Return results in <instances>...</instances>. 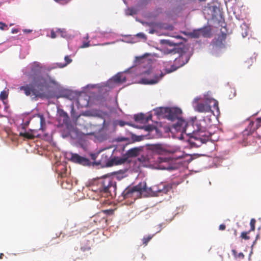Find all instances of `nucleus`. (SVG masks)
Returning <instances> with one entry per match:
<instances>
[{
	"instance_id": "nucleus-1",
	"label": "nucleus",
	"mask_w": 261,
	"mask_h": 261,
	"mask_svg": "<svg viewBox=\"0 0 261 261\" xmlns=\"http://www.w3.org/2000/svg\"><path fill=\"white\" fill-rule=\"evenodd\" d=\"M42 70L40 63L35 62L31 65L30 70L26 69L24 72L31 84L21 86L19 89L23 90L27 96H41L44 89L47 87V81L42 75Z\"/></svg>"
},
{
	"instance_id": "nucleus-2",
	"label": "nucleus",
	"mask_w": 261,
	"mask_h": 261,
	"mask_svg": "<svg viewBox=\"0 0 261 261\" xmlns=\"http://www.w3.org/2000/svg\"><path fill=\"white\" fill-rule=\"evenodd\" d=\"M184 134L190 136L188 142L192 148L201 146L211 139V134L197 123L187 122Z\"/></svg>"
},
{
	"instance_id": "nucleus-3",
	"label": "nucleus",
	"mask_w": 261,
	"mask_h": 261,
	"mask_svg": "<svg viewBox=\"0 0 261 261\" xmlns=\"http://www.w3.org/2000/svg\"><path fill=\"white\" fill-rule=\"evenodd\" d=\"M116 190V183L110 178H106L99 182V187L93 190L98 191L104 197L112 196V192Z\"/></svg>"
},
{
	"instance_id": "nucleus-4",
	"label": "nucleus",
	"mask_w": 261,
	"mask_h": 261,
	"mask_svg": "<svg viewBox=\"0 0 261 261\" xmlns=\"http://www.w3.org/2000/svg\"><path fill=\"white\" fill-rule=\"evenodd\" d=\"M176 153H178L179 154H175L170 158L158 157L156 160V162L158 163V168L161 170H173L174 167L170 165V163L173 160H177L183 158V155L180 151H177Z\"/></svg>"
},
{
	"instance_id": "nucleus-5",
	"label": "nucleus",
	"mask_w": 261,
	"mask_h": 261,
	"mask_svg": "<svg viewBox=\"0 0 261 261\" xmlns=\"http://www.w3.org/2000/svg\"><path fill=\"white\" fill-rule=\"evenodd\" d=\"M145 192H147V188L146 182H143L133 187H127L123 191L122 195L124 198L126 199L133 197L136 193L141 195Z\"/></svg>"
},
{
	"instance_id": "nucleus-6",
	"label": "nucleus",
	"mask_w": 261,
	"mask_h": 261,
	"mask_svg": "<svg viewBox=\"0 0 261 261\" xmlns=\"http://www.w3.org/2000/svg\"><path fill=\"white\" fill-rule=\"evenodd\" d=\"M189 57L186 53H182L179 57L174 60V63L171 65V68H166V73H169L176 70L179 68L183 66L189 60Z\"/></svg>"
},
{
	"instance_id": "nucleus-7",
	"label": "nucleus",
	"mask_w": 261,
	"mask_h": 261,
	"mask_svg": "<svg viewBox=\"0 0 261 261\" xmlns=\"http://www.w3.org/2000/svg\"><path fill=\"white\" fill-rule=\"evenodd\" d=\"M172 188V185L168 184H165L161 183L157 185L152 186L149 188H147L149 191L152 193H156V195H162L167 194Z\"/></svg>"
},
{
	"instance_id": "nucleus-8",
	"label": "nucleus",
	"mask_w": 261,
	"mask_h": 261,
	"mask_svg": "<svg viewBox=\"0 0 261 261\" xmlns=\"http://www.w3.org/2000/svg\"><path fill=\"white\" fill-rule=\"evenodd\" d=\"M70 160L76 164H78L83 166H90L91 162L90 160L82 156L77 153H70Z\"/></svg>"
},
{
	"instance_id": "nucleus-9",
	"label": "nucleus",
	"mask_w": 261,
	"mask_h": 261,
	"mask_svg": "<svg viewBox=\"0 0 261 261\" xmlns=\"http://www.w3.org/2000/svg\"><path fill=\"white\" fill-rule=\"evenodd\" d=\"M187 124V122L181 118L178 119L177 122L172 125V128L174 129L175 132L181 133L180 139L183 138V134L184 131H185V129L186 127Z\"/></svg>"
},
{
	"instance_id": "nucleus-10",
	"label": "nucleus",
	"mask_w": 261,
	"mask_h": 261,
	"mask_svg": "<svg viewBox=\"0 0 261 261\" xmlns=\"http://www.w3.org/2000/svg\"><path fill=\"white\" fill-rule=\"evenodd\" d=\"M111 156V154L110 153H103L101 154V159L97 162H95V164L111 167L114 165V161L113 160H110Z\"/></svg>"
},
{
	"instance_id": "nucleus-11",
	"label": "nucleus",
	"mask_w": 261,
	"mask_h": 261,
	"mask_svg": "<svg viewBox=\"0 0 261 261\" xmlns=\"http://www.w3.org/2000/svg\"><path fill=\"white\" fill-rule=\"evenodd\" d=\"M182 111L180 109L177 108H173L169 109L168 112V118L169 120L174 121L178 120L181 119Z\"/></svg>"
},
{
	"instance_id": "nucleus-12",
	"label": "nucleus",
	"mask_w": 261,
	"mask_h": 261,
	"mask_svg": "<svg viewBox=\"0 0 261 261\" xmlns=\"http://www.w3.org/2000/svg\"><path fill=\"white\" fill-rule=\"evenodd\" d=\"M58 121L61 125H68L69 122V117L67 113L63 110L58 111Z\"/></svg>"
},
{
	"instance_id": "nucleus-13",
	"label": "nucleus",
	"mask_w": 261,
	"mask_h": 261,
	"mask_svg": "<svg viewBox=\"0 0 261 261\" xmlns=\"http://www.w3.org/2000/svg\"><path fill=\"white\" fill-rule=\"evenodd\" d=\"M153 75L154 77L153 79H143V83L145 84H154L157 83L164 75V74L162 72L160 74V76H158V74H153Z\"/></svg>"
},
{
	"instance_id": "nucleus-14",
	"label": "nucleus",
	"mask_w": 261,
	"mask_h": 261,
	"mask_svg": "<svg viewBox=\"0 0 261 261\" xmlns=\"http://www.w3.org/2000/svg\"><path fill=\"white\" fill-rule=\"evenodd\" d=\"M195 110L200 113H206L211 111V107L206 103H198L195 108Z\"/></svg>"
},
{
	"instance_id": "nucleus-15",
	"label": "nucleus",
	"mask_w": 261,
	"mask_h": 261,
	"mask_svg": "<svg viewBox=\"0 0 261 261\" xmlns=\"http://www.w3.org/2000/svg\"><path fill=\"white\" fill-rule=\"evenodd\" d=\"M126 77L124 76L123 74L121 73H118L114 76L112 81H113L114 83L117 84H121L126 81Z\"/></svg>"
},
{
	"instance_id": "nucleus-16",
	"label": "nucleus",
	"mask_w": 261,
	"mask_h": 261,
	"mask_svg": "<svg viewBox=\"0 0 261 261\" xmlns=\"http://www.w3.org/2000/svg\"><path fill=\"white\" fill-rule=\"evenodd\" d=\"M93 221L96 223H101L102 222H107V219L105 216H102V213H98L93 217Z\"/></svg>"
},
{
	"instance_id": "nucleus-17",
	"label": "nucleus",
	"mask_w": 261,
	"mask_h": 261,
	"mask_svg": "<svg viewBox=\"0 0 261 261\" xmlns=\"http://www.w3.org/2000/svg\"><path fill=\"white\" fill-rule=\"evenodd\" d=\"M260 126H261V117L256 118L255 122H250L248 127H250V130L254 131Z\"/></svg>"
},
{
	"instance_id": "nucleus-18",
	"label": "nucleus",
	"mask_w": 261,
	"mask_h": 261,
	"mask_svg": "<svg viewBox=\"0 0 261 261\" xmlns=\"http://www.w3.org/2000/svg\"><path fill=\"white\" fill-rule=\"evenodd\" d=\"M139 150L137 148L130 149L127 151V154L128 157H135L138 156Z\"/></svg>"
},
{
	"instance_id": "nucleus-19",
	"label": "nucleus",
	"mask_w": 261,
	"mask_h": 261,
	"mask_svg": "<svg viewBox=\"0 0 261 261\" xmlns=\"http://www.w3.org/2000/svg\"><path fill=\"white\" fill-rule=\"evenodd\" d=\"M134 119L136 121L144 122L145 115L142 113L135 115L134 116Z\"/></svg>"
},
{
	"instance_id": "nucleus-20",
	"label": "nucleus",
	"mask_w": 261,
	"mask_h": 261,
	"mask_svg": "<svg viewBox=\"0 0 261 261\" xmlns=\"http://www.w3.org/2000/svg\"><path fill=\"white\" fill-rule=\"evenodd\" d=\"M37 116L39 118V130L42 129L43 125L45 124V119L43 115L38 114Z\"/></svg>"
},
{
	"instance_id": "nucleus-21",
	"label": "nucleus",
	"mask_w": 261,
	"mask_h": 261,
	"mask_svg": "<svg viewBox=\"0 0 261 261\" xmlns=\"http://www.w3.org/2000/svg\"><path fill=\"white\" fill-rule=\"evenodd\" d=\"M200 32H201V31H200V29L194 30L190 33V36L194 38H198L201 36Z\"/></svg>"
},
{
	"instance_id": "nucleus-22",
	"label": "nucleus",
	"mask_w": 261,
	"mask_h": 261,
	"mask_svg": "<svg viewBox=\"0 0 261 261\" xmlns=\"http://www.w3.org/2000/svg\"><path fill=\"white\" fill-rule=\"evenodd\" d=\"M200 30L201 31L200 32L201 36L204 37H208L210 35V29L208 28H204L200 29Z\"/></svg>"
},
{
	"instance_id": "nucleus-23",
	"label": "nucleus",
	"mask_w": 261,
	"mask_h": 261,
	"mask_svg": "<svg viewBox=\"0 0 261 261\" xmlns=\"http://www.w3.org/2000/svg\"><path fill=\"white\" fill-rule=\"evenodd\" d=\"M20 136L24 137L26 138L29 139H33L34 138V135L31 133H29L28 132L27 133H20Z\"/></svg>"
},
{
	"instance_id": "nucleus-24",
	"label": "nucleus",
	"mask_w": 261,
	"mask_h": 261,
	"mask_svg": "<svg viewBox=\"0 0 261 261\" xmlns=\"http://www.w3.org/2000/svg\"><path fill=\"white\" fill-rule=\"evenodd\" d=\"M251 231H243L241 234V238L242 239H244L245 240H248L250 239V237L248 235V234Z\"/></svg>"
},
{
	"instance_id": "nucleus-25",
	"label": "nucleus",
	"mask_w": 261,
	"mask_h": 261,
	"mask_svg": "<svg viewBox=\"0 0 261 261\" xmlns=\"http://www.w3.org/2000/svg\"><path fill=\"white\" fill-rule=\"evenodd\" d=\"M152 236H148L147 237H144L142 239L143 244L145 246L147 245V243L150 241L152 239Z\"/></svg>"
},
{
	"instance_id": "nucleus-26",
	"label": "nucleus",
	"mask_w": 261,
	"mask_h": 261,
	"mask_svg": "<svg viewBox=\"0 0 261 261\" xmlns=\"http://www.w3.org/2000/svg\"><path fill=\"white\" fill-rule=\"evenodd\" d=\"M254 62V59L252 58H250L248 59L245 62V66L247 68H249L250 66H251Z\"/></svg>"
},
{
	"instance_id": "nucleus-27",
	"label": "nucleus",
	"mask_w": 261,
	"mask_h": 261,
	"mask_svg": "<svg viewBox=\"0 0 261 261\" xmlns=\"http://www.w3.org/2000/svg\"><path fill=\"white\" fill-rule=\"evenodd\" d=\"M65 60L66 62L64 64H63L61 66H60V67L62 68V67H65L66 65H67L68 64H69L70 63H71L72 61V60L71 59H70V58L68 56H66L65 57Z\"/></svg>"
},
{
	"instance_id": "nucleus-28",
	"label": "nucleus",
	"mask_w": 261,
	"mask_h": 261,
	"mask_svg": "<svg viewBox=\"0 0 261 261\" xmlns=\"http://www.w3.org/2000/svg\"><path fill=\"white\" fill-rule=\"evenodd\" d=\"M57 33H58L59 35H60L61 36L65 38L67 36V35H66V32L65 31V30H61V29H59L58 31H57Z\"/></svg>"
},
{
	"instance_id": "nucleus-29",
	"label": "nucleus",
	"mask_w": 261,
	"mask_h": 261,
	"mask_svg": "<svg viewBox=\"0 0 261 261\" xmlns=\"http://www.w3.org/2000/svg\"><path fill=\"white\" fill-rule=\"evenodd\" d=\"M255 220L254 219H251L250 222V225L251 226V228L250 231H254L255 230Z\"/></svg>"
},
{
	"instance_id": "nucleus-30",
	"label": "nucleus",
	"mask_w": 261,
	"mask_h": 261,
	"mask_svg": "<svg viewBox=\"0 0 261 261\" xmlns=\"http://www.w3.org/2000/svg\"><path fill=\"white\" fill-rule=\"evenodd\" d=\"M99 213H102V216H105L106 215L112 214L113 213V211L112 210H102Z\"/></svg>"
},
{
	"instance_id": "nucleus-31",
	"label": "nucleus",
	"mask_w": 261,
	"mask_h": 261,
	"mask_svg": "<svg viewBox=\"0 0 261 261\" xmlns=\"http://www.w3.org/2000/svg\"><path fill=\"white\" fill-rule=\"evenodd\" d=\"M143 128L148 132H150L153 130V127L152 125H148L143 127Z\"/></svg>"
},
{
	"instance_id": "nucleus-32",
	"label": "nucleus",
	"mask_w": 261,
	"mask_h": 261,
	"mask_svg": "<svg viewBox=\"0 0 261 261\" xmlns=\"http://www.w3.org/2000/svg\"><path fill=\"white\" fill-rule=\"evenodd\" d=\"M0 97H1V98L2 99V100H4L5 99L7 98V95L6 94V93L5 92H2L1 94H0Z\"/></svg>"
},
{
	"instance_id": "nucleus-33",
	"label": "nucleus",
	"mask_w": 261,
	"mask_h": 261,
	"mask_svg": "<svg viewBox=\"0 0 261 261\" xmlns=\"http://www.w3.org/2000/svg\"><path fill=\"white\" fill-rule=\"evenodd\" d=\"M64 169V172H60V173H59V175L61 178L65 177L66 176V169Z\"/></svg>"
},
{
	"instance_id": "nucleus-34",
	"label": "nucleus",
	"mask_w": 261,
	"mask_h": 261,
	"mask_svg": "<svg viewBox=\"0 0 261 261\" xmlns=\"http://www.w3.org/2000/svg\"><path fill=\"white\" fill-rule=\"evenodd\" d=\"M7 28V25L3 22H0V29L2 30H4L6 28Z\"/></svg>"
},
{
	"instance_id": "nucleus-35",
	"label": "nucleus",
	"mask_w": 261,
	"mask_h": 261,
	"mask_svg": "<svg viewBox=\"0 0 261 261\" xmlns=\"http://www.w3.org/2000/svg\"><path fill=\"white\" fill-rule=\"evenodd\" d=\"M98 155V154H95V153L91 154V159L94 161V164H95V162H96L95 161Z\"/></svg>"
},
{
	"instance_id": "nucleus-36",
	"label": "nucleus",
	"mask_w": 261,
	"mask_h": 261,
	"mask_svg": "<svg viewBox=\"0 0 261 261\" xmlns=\"http://www.w3.org/2000/svg\"><path fill=\"white\" fill-rule=\"evenodd\" d=\"M90 46V43L89 41L87 42H84L82 44V45L81 46V48H85L87 47Z\"/></svg>"
},
{
	"instance_id": "nucleus-37",
	"label": "nucleus",
	"mask_w": 261,
	"mask_h": 261,
	"mask_svg": "<svg viewBox=\"0 0 261 261\" xmlns=\"http://www.w3.org/2000/svg\"><path fill=\"white\" fill-rule=\"evenodd\" d=\"M137 36L140 37L141 38H145V35L143 33H139L137 34Z\"/></svg>"
},
{
	"instance_id": "nucleus-38",
	"label": "nucleus",
	"mask_w": 261,
	"mask_h": 261,
	"mask_svg": "<svg viewBox=\"0 0 261 261\" xmlns=\"http://www.w3.org/2000/svg\"><path fill=\"white\" fill-rule=\"evenodd\" d=\"M143 73L145 75H149L152 73V71L151 69H148L145 71Z\"/></svg>"
},
{
	"instance_id": "nucleus-39",
	"label": "nucleus",
	"mask_w": 261,
	"mask_h": 261,
	"mask_svg": "<svg viewBox=\"0 0 261 261\" xmlns=\"http://www.w3.org/2000/svg\"><path fill=\"white\" fill-rule=\"evenodd\" d=\"M50 37L52 38H55L57 37L56 33L54 31H51L50 33Z\"/></svg>"
},
{
	"instance_id": "nucleus-40",
	"label": "nucleus",
	"mask_w": 261,
	"mask_h": 261,
	"mask_svg": "<svg viewBox=\"0 0 261 261\" xmlns=\"http://www.w3.org/2000/svg\"><path fill=\"white\" fill-rule=\"evenodd\" d=\"M225 228H226V226H225V225H224L223 224H222L220 225V226H219V230H224L225 229Z\"/></svg>"
},
{
	"instance_id": "nucleus-41",
	"label": "nucleus",
	"mask_w": 261,
	"mask_h": 261,
	"mask_svg": "<svg viewBox=\"0 0 261 261\" xmlns=\"http://www.w3.org/2000/svg\"><path fill=\"white\" fill-rule=\"evenodd\" d=\"M151 116L149 115V116H147V117H145V120L144 122H147L149 120L151 119Z\"/></svg>"
},
{
	"instance_id": "nucleus-42",
	"label": "nucleus",
	"mask_w": 261,
	"mask_h": 261,
	"mask_svg": "<svg viewBox=\"0 0 261 261\" xmlns=\"http://www.w3.org/2000/svg\"><path fill=\"white\" fill-rule=\"evenodd\" d=\"M57 2H60L61 4L66 3V0H55Z\"/></svg>"
},
{
	"instance_id": "nucleus-43",
	"label": "nucleus",
	"mask_w": 261,
	"mask_h": 261,
	"mask_svg": "<svg viewBox=\"0 0 261 261\" xmlns=\"http://www.w3.org/2000/svg\"><path fill=\"white\" fill-rule=\"evenodd\" d=\"M214 108H216L217 110H218V103L217 101H215L214 105Z\"/></svg>"
},
{
	"instance_id": "nucleus-44",
	"label": "nucleus",
	"mask_w": 261,
	"mask_h": 261,
	"mask_svg": "<svg viewBox=\"0 0 261 261\" xmlns=\"http://www.w3.org/2000/svg\"><path fill=\"white\" fill-rule=\"evenodd\" d=\"M18 32V30L16 29H12V33L13 34L17 33Z\"/></svg>"
},
{
	"instance_id": "nucleus-45",
	"label": "nucleus",
	"mask_w": 261,
	"mask_h": 261,
	"mask_svg": "<svg viewBox=\"0 0 261 261\" xmlns=\"http://www.w3.org/2000/svg\"><path fill=\"white\" fill-rule=\"evenodd\" d=\"M135 13V12H134L133 9H130V14H129L130 15H132L134 14Z\"/></svg>"
},
{
	"instance_id": "nucleus-46",
	"label": "nucleus",
	"mask_w": 261,
	"mask_h": 261,
	"mask_svg": "<svg viewBox=\"0 0 261 261\" xmlns=\"http://www.w3.org/2000/svg\"><path fill=\"white\" fill-rule=\"evenodd\" d=\"M3 256H4V254L3 253H1L0 254V259H2L3 258Z\"/></svg>"
},
{
	"instance_id": "nucleus-47",
	"label": "nucleus",
	"mask_w": 261,
	"mask_h": 261,
	"mask_svg": "<svg viewBox=\"0 0 261 261\" xmlns=\"http://www.w3.org/2000/svg\"><path fill=\"white\" fill-rule=\"evenodd\" d=\"M31 31V30H24V32H28V33L30 32Z\"/></svg>"
},
{
	"instance_id": "nucleus-48",
	"label": "nucleus",
	"mask_w": 261,
	"mask_h": 261,
	"mask_svg": "<svg viewBox=\"0 0 261 261\" xmlns=\"http://www.w3.org/2000/svg\"><path fill=\"white\" fill-rule=\"evenodd\" d=\"M247 35V33H245V35H243V37H245V36H246Z\"/></svg>"
},
{
	"instance_id": "nucleus-49",
	"label": "nucleus",
	"mask_w": 261,
	"mask_h": 261,
	"mask_svg": "<svg viewBox=\"0 0 261 261\" xmlns=\"http://www.w3.org/2000/svg\"><path fill=\"white\" fill-rule=\"evenodd\" d=\"M74 111V108H73V106L72 107V112H73Z\"/></svg>"
},
{
	"instance_id": "nucleus-50",
	"label": "nucleus",
	"mask_w": 261,
	"mask_h": 261,
	"mask_svg": "<svg viewBox=\"0 0 261 261\" xmlns=\"http://www.w3.org/2000/svg\"><path fill=\"white\" fill-rule=\"evenodd\" d=\"M240 255H242V256H244V255L242 253H240Z\"/></svg>"
}]
</instances>
